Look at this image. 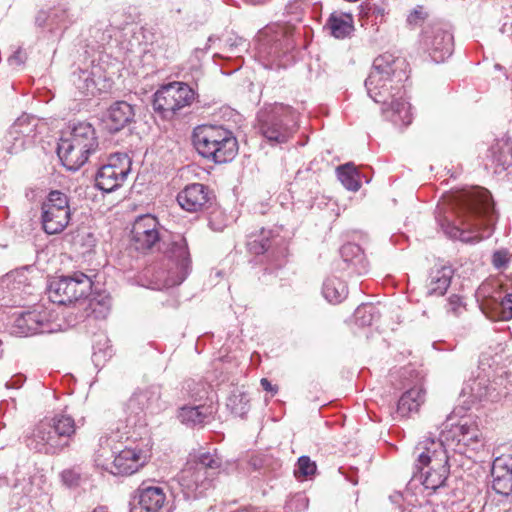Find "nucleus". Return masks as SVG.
<instances>
[{
	"label": "nucleus",
	"mask_w": 512,
	"mask_h": 512,
	"mask_svg": "<svg viewBox=\"0 0 512 512\" xmlns=\"http://www.w3.org/2000/svg\"><path fill=\"white\" fill-rule=\"evenodd\" d=\"M162 242L167 263L154 265L146 270L153 277V288L162 289L180 285L191 272V257L188 242L182 234H170L168 238L161 233L158 219L145 214L137 217L131 229V244L137 251L146 252Z\"/></svg>",
	"instance_id": "obj_1"
},
{
	"label": "nucleus",
	"mask_w": 512,
	"mask_h": 512,
	"mask_svg": "<svg viewBox=\"0 0 512 512\" xmlns=\"http://www.w3.org/2000/svg\"><path fill=\"white\" fill-rule=\"evenodd\" d=\"M408 63L391 53L377 56L365 80L367 93L382 105L383 116L395 126L406 127L412 122L411 105L404 98V82L408 79Z\"/></svg>",
	"instance_id": "obj_2"
},
{
	"label": "nucleus",
	"mask_w": 512,
	"mask_h": 512,
	"mask_svg": "<svg viewBox=\"0 0 512 512\" xmlns=\"http://www.w3.org/2000/svg\"><path fill=\"white\" fill-rule=\"evenodd\" d=\"M488 209L487 199L464 192L454 196L453 203L447 207L437 206L436 221L447 237L476 243L481 240L476 218Z\"/></svg>",
	"instance_id": "obj_3"
},
{
	"label": "nucleus",
	"mask_w": 512,
	"mask_h": 512,
	"mask_svg": "<svg viewBox=\"0 0 512 512\" xmlns=\"http://www.w3.org/2000/svg\"><path fill=\"white\" fill-rule=\"evenodd\" d=\"M75 433L74 418L62 412L40 420L26 432L24 442L35 452L57 455L69 447Z\"/></svg>",
	"instance_id": "obj_4"
},
{
	"label": "nucleus",
	"mask_w": 512,
	"mask_h": 512,
	"mask_svg": "<svg viewBox=\"0 0 512 512\" xmlns=\"http://www.w3.org/2000/svg\"><path fill=\"white\" fill-rule=\"evenodd\" d=\"M257 57L265 68H286L296 59V44L293 27L274 23L266 26L257 35Z\"/></svg>",
	"instance_id": "obj_5"
},
{
	"label": "nucleus",
	"mask_w": 512,
	"mask_h": 512,
	"mask_svg": "<svg viewBox=\"0 0 512 512\" xmlns=\"http://www.w3.org/2000/svg\"><path fill=\"white\" fill-rule=\"evenodd\" d=\"M192 142L203 158L216 164L232 161L238 153L234 133L222 125H199L194 128Z\"/></svg>",
	"instance_id": "obj_6"
},
{
	"label": "nucleus",
	"mask_w": 512,
	"mask_h": 512,
	"mask_svg": "<svg viewBox=\"0 0 512 512\" xmlns=\"http://www.w3.org/2000/svg\"><path fill=\"white\" fill-rule=\"evenodd\" d=\"M10 505L12 509L24 512H47L49 497L46 492V477L36 467L15 471Z\"/></svg>",
	"instance_id": "obj_7"
},
{
	"label": "nucleus",
	"mask_w": 512,
	"mask_h": 512,
	"mask_svg": "<svg viewBox=\"0 0 512 512\" xmlns=\"http://www.w3.org/2000/svg\"><path fill=\"white\" fill-rule=\"evenodd\" d=\"M298 118L291 106L274 103L258 112L256 129L269 144H283L297 131Z\"/></svg>",
	"instance_id": "obj_8"
},
{
	"label": "nucleus",
	"mask_w": 512,
	"mask_h": 512,
	"mask_svg": "<svg viewBox=\"0 0 512 512\" xmlns=\"http://www.w3.org/2000/svg\"><path fill=\"white\" fill-rule=\"evenodd\" d=\"M444 432V443L454 453L474 457L486 445V438L480 428L478 417L462 418L457 424Z\"/></svg>",
	"instance_id": "obj_9"
},
{
	"label": "nucleus",
	"mask_w": 512,
	"mask_h": 512,
	"mask_svg": "<svg viewBox=\"0 0 512 512\" xmlns=\"http://www.w3.org/2000/svg\"><path fill=\"white\" fill-rule=\"evenodd\" d=\"M92 288L90 276L83 272H74L71 276H62L50 282L47 293L51 302L67 305L79 302Z\"/></svg>",
	"instance_id": "obj_10"
},
{
	"label": "nucleus",
	"mask_w": 512,
	"mask_h": 512,
	"mask_svg": "<svg viewBox=\"0 0 512 512\" xmlns=\"http://www.w3.org/2000/svg\"><path fill=\"white\" fill-rule=\"evenodd\" d=\"M195 100L194 90L184 82H171L156 91L153 108L162 117L169 118Z\"/></svg>",
	"instance_id": "obj_11"
},
{
	"label": "nucleus",
	"mask_w": 512,
	"mask_h": 512,
	"mask_svg": "<svg viewBox=\"0 0 512 512\" xmlns=\"http://www.w3.org/2000/svg\"><path fill=\"white\" fill-rule=\"evenodd\" d=\"M250 253L264 255L266 260L275 267H281L288 256V242L285 237L272 229H261L253 233L247 241Z\"/></svg>",
	"instance_id": "obj_12"
},
{
	"label": "nucleus",
	"mask_w": 512,
	"mask_h": 512,
	"mask_svg": "<svg viewBox=\"0 0 512 512\" xmlns=\"http://www.w3.org/2000/svg\"><path fill=\"white\" fill-rule=\"evenodd\" d=\"M71 219L67 195L58 190L51 191L41 206V224L50 235L62 232Z\"/></svg>",
	"instance_id": "obj_13"
},
{
	"label": "nucleus",
	"mask_w": 512,
	"mask_h": 512,
	"mask_svg": "<svg viewBox=\"0 0 512 512\" xmlns=\"http://www.w3.org/2000/svg\"><path fill=\"white\" fill-rule=\"evenodd\" d=\"M165 408V404L161 401L160 388L151 386L147 389L135 392L126 404L128 413L126 419V427L144 426L145 411L150 413H158Z\"/></svg>",
	"instance_id": "obj_14"
},
{
	"label": "nucleus",
	"mask_w": 512,
	"mask_h": 512,
	"mask_svg": "<svg viewBox=\"0 0 512 512\" xmlns=\"http://www.w3.org/2000/svg\"><path fill=\"white\" fill-rule=\"evenodd\" d=\"M131 159L127 154L117 153L111 155L108 163L101 166L95 177V186L110 193L123 185L131 171Z\"/></svg>",
	"instance_id": "obj_15"
},
{
	"label": "nucleus",
	"mask_w": 512,
	"mask_h": 512,
	"mask_svg": "<svg viewBox=\"0 0 512 512\" xmlns=\"http://www.w3.org/2000/svg\"><path fill=\"white\" fill-rule=\"evenodd\" d=\"M421 43L435 63L444 62L454 50V37L442 23H434L423 30Z\"/></svg>",
	"instance_id": "obj_16"
},
{
	"label": "nucleus",
	"mask_w": 512,
	"mask_h": 512,
	"mask_svg": "<svg viewBox=\"0 0 512 512\" xmlns=\"http://www.w3.org/2000/svg\"><path fill=\"white\" fill-rule=\"evenodd\" d=\"M150 456V449L147 445L125 446L117 451L112 462L111 474L120 476L132 475L145 466Z\"/></svg>",
	"instance_id": "obj_17"
},
{
	"label": "nucleus",
	"mask_w": 512,
	"mask_h": 512,
	"mask_svg": "<svg viewBox=\"0 0 512 512\" xmlns=\"http://www.w3.org/2000/svg\"><path fill=\"white\" fill-rule=\"evenodd\" d=\"M72 82L85 96H94L109 87L104 68L100 64H96L95 60H92L89 66L74 71Z\"/></svg>",
	"instance_id": "obj_18"
},
{
	"label": "nucleus",
	"mask_w": 512,
	"mask_h": 512,
	"mask_svg": "<svg viewBox=\"0 0 512 512\" xmlns=\"http://www.w3.org/2000/svg\"><path fill=\"white\" fill-rule=\"evenodd\" d=\"M15 332L22 336L53 333L59 325L52 321V314L47 309L23 312L16 318Z\"/></svg>",
	"instance_id": "obj_19"
},
{
	"label": "nucleus",
	"mask_w": 512,
	"mask_h": 512,
	"mask_svg": "<svg viewBox=\"0 0 512 512\" xmlns=\"http://www.w3.org/2000/svg\"><path fill=\"white\" fill-rule=\"evenodd\" d=\"M205 473L189 463L180 471L178 482L186 499L201 498L214 487L215 480Z\"/></svg>",
	"instance_id": "obj_20"
},
{
	"label": "nucleus",
	"mask_w": 512,
	"mask_h": 512,
	"mask_svg": "<svg viewBox=\"0 0 512 512\" xmlns=\"http://www.w3.org/2000/svg\"><path fill=\"white\" fill-rule=\"evenodd\" d=\"M130 512H169L164 489L142 483L136 490Z\"/></svg>",
	"instance_id": "obj_21"
},
{
	"label": "nucleus",
	"mask_w": 512,
	"mask_h": 512,
	"mask_svg": "<svg viewBox=\"0 0 512 512\" xmlns=\"http://www.w3.org/2000/svg\"><path fill=\"white\" fill-rule=\"evenodd\" d=\"M444 432L438 439L427 437L420 441L415 447L416 454L415 468L425 469V465L436 462L448 463L451 449L444 443Z\"/></svg>",
	"instance_id": "obj_22"
},
{
	"label": "nucleus",
	"mask_w": 512,
	"mask_h": 512,
	"mask_svg": "<svg viewBox=\"0 0 512 512\" xmlns=\"http://www.w3.org/2000/svg\"><path fill=\"white\" fill-rule=\"evenodd\" d=\"M212 199V191L202 183L188 184L176 196L179 206L189 213L204 211L209 207Z\"/></svg>",
	"instance_id": "obj_23"
},
{
	"label": "nucleus",
	"mask_w": 512,
	"mask_h": 512,
	"mask_svg": "<svg viewBox=\"0 0 512 512\" xmlns=\"http://www.w3.org/2000/svg\"><path fill=\"white\" fill-rule=\"evenodd\" d=\"M411 480L409 481L410 488H417L421 485L423 490L436 491L442 487L449 475V464L436 462L435 464L425 465V469L415 468Z\"/></svg>",
	"instance_id": "obj_24"
},
{
	"label": "nucleus",
	"mask_w": 512,
	"mask_h": 512,
	"mask_svg": "<svg viewBox=\"0 0 512 512\" xmlns=\"http://www.w3.org/2000/svg\"><path fill=\"white\" fill-rule=\"evenodd\" d=\"M77 17L65 5H58L49 11L41 10L35 17V25L47 29L51 34L60 35L76 21Z\"/></svg>",
	"instance_id": "obj_25"
},
{
	"label": "nucleus",
	"mask_w": 512,
	"mask_h": 512,
	"mask_svg": "<svg viewBox=\"0 0 512 512\" xmlns=\"http://www.w3.org/2000/svg\"><path fill=\"white\" fill-rule=\"evenodd\" d=\"M485 168L495 174L511 173L512 170V140L509 137L496 139L487 150Z\"/></svg>",
	"instance_id": "obj_26"
},
{
	"label": "nucleus",
	"mask_w": 512,
	"mask_h": 512,
	"mask_svg": "<svg viewBox=\"0 0 512 512\" xmlns=\"http://www.w3.org/2000/svg\"><path fill=\"white\" fill-rule=\"evenodd\" d=\"M492 488L497 494L512 495V454L496 457L492 463Z\"/></svg>",
	"instance_id": "obj_27"
},
{
	"label": "nucleus",
	"mask_w": 512,
	"mask_h": 512,
	"mask_svg": "<svg viewBox=\"0 0 512 512\" xmlns=\"http://www.w3.org/2000/svg\"><path fill=\"white\" fill-rule=\"evenodd\" d=\"M94 153L87 150L85 145H76L73 141L66 140V138H60L58 142L57 154L63 166L71 171L80 169L88 161L90 155Z\"/></svg>",
	"instance_id": "obj_28"
},
{
	"label": "nucleus",
	"mask_w": 512,
	"mask_h": 512,
	"mask_svg": "<svg viewBox=\"0 0 512 512\" xmlns=\"http://www.w3.org/2000/svg\"><path fill=\"white\" fill-rule=\"evenodd\" d=\"M342 262L339 269L350 274L362 275L368 271V262L362 248L356 243H346L340 249Z\"/></svg>",
	"instance_id": "obj_29"
},
{
	"label": "nucleus",
	"mask_w": 512,
	"mask_h": 512,
	"mask_svg": "<svg viewBox=\"0 0 512 512\" xmlns=\"http://www.w3.org/2000/svg\"><path fill=\"white\" fill-rule=\"evenodd\" d=\"M135 117L134 107L126 101H116L107 110L105 117L106 128L111 133H116L130 123Z\"/></svg>",
	"instance_id": "obj_30"
},
{
	"label": "nucleus",
	"mask_w": 512,
	"mask_h": 512,
	"mask_svg": "<svg viewBox=\"0 0 512 512\" xmlns=\"http://www.w3.org/2000/svg\"><path fill=\"white\" fill-rule=\"evenodd\" d=\"M61 138L73 141V143L79 146L85 145L87 150L93 152H96L99 146L96 131L88 122H77L71 124L68 130L62 133Z\"/></svg>",
	"instance_id": "obj_31"
},
{
	"label": "nucleus",
	"mask_w": 512,
	"mask_h": 512,
	"mask_svg": "<svg viewBox=\"0 0 512 512\" xmlns=\"http://www.w3.org/2000/svg\"><path fill=\"white\" fill-rule=\"evenodd\" d=\"M464 395L469 396L472 401H496L498 393L491 385L490 380L484 375L478 374L476 378L469 379L462 389Z\"/></svg>",
	"instance_id": "obj_32"
},
{
	"label": "nucleus",
	"mask_w": 512,
	"mask_h": 512,
	"mask_svg": "<svg viewBox=\"0 0 512 512\" xmlns=\"http://www.w3.org/2000/svg\"><path fill=\"white\" fill-rule=\"evenodd\" d=\"M187 463L197 466V469L205 471V474L216 480L222 467V458L216 449L213 451H200L197 454L190 455Z\"/></svg>",
	"instance_id": "obj_33"
},
{
	"label": "nucleus",
	"mask_w": 512,
	"mask_h": 512,
	"mask_svg": "<svg viewBox=\"0 0 512 512\" xmlns=\"http://www.w3.org/2000/svg\"><path fill=\"white\" fill-rule=\"evenodd\" d=\"M425 400V390L421 386H414L405 391L397 403L396 413L401 418H406L417 413Z\"/></svg>",
	"instance_id": "obj_34"
},
{
	"label": "nucleus",
	"mask_w": 512,
	"mask_h": 512,
	"mask_svg": "<svg viewBox=\"0 0 512 512\" xmlns=\"http://www.w3.org/2000/svg\"><path fill=\"white\" fill-rule=\"evenodd\" d=\"M453 274L454 270L451 266L432 268L427 282V294L443 296L451 284Z\"/></svg>",
	"instance_id": "obj_35"
},
{
	"label": "nucleus",
	"mask_w": 512,
	"mask_h": 512,
	"mask_svg": "<svg viewBox=\"0 0 512 512\" xmlns=\"http://www.w3.org/2000/svg\"><path fill=\"white\" fill-rule=\"evenodd\" d=\"M213 414L211 406L183 405L178 409L177 417L186 426L194 427L205 423L206 419Z\"/></svg>",
	"instance_id": "obj_36"
},
{
	"label": "nucleus",
	"mask_w": 512,
	"mask_h": 512,
	"mask_svg": "<svg viewBox=\"0 0 512 512\" xmlns=\"http://www.w3.org/2000/svg\"><path fill=\"white\" fill-rule=\"evenodd\" d=\"M389 499L400 509V512H444L443 508H434L429 502L414 504L413 495L409 491L404 494L395 492L390 495Z\"/></svg>",
	"instance_id": "obj_37"
},
{
	"label": "nucleus",
	"mask_w": 512,
	"mask_h": 512,
	"mask_svg": "<svg viewBox=\"0 0 512 512\" xmlns=\"http://www.w3.org/2000/svg\"><path fill=\"white\" fill-rule=\"evenodd\" d=\"M337 39L348 37L354 30L353 17L348 13L333 12L325 25Z\"/></svg>",
	"instance_id": "obj_38"
},
{
	"label": "nucleus",
	"mask_w": 512,
	"mask_h": 512,
	"mask_svg": "<svg viewBox=\"0 0 512 512\" xmlns=\"http://www.w3.org/2000/svg\"><path fill=\"white\" fill-rule=\"evenodd\" d=\"M92 348V361L96 367H102L113 355L110 340L103 332L93 336Z\"/></svg>",
	"instance_id": "obj_39"
},
{
	"label": "nucleus",
	"mask_w": 512,
	"mask_h": 512,
	"mask_svg": "<svg viewBox=\"0 0 512 512\" xmlns=\"http://www.w3.org/2000/svg\"><path fill=\"white\" fill-rule=\"evenodd\" d=\"M322 294L333 304L342 302L348 295L347 284L336 276L328 277L322 287Z\"/></svg>",
	"instance_id": "obj_40"
},
{
	"label": "nucleus",
	"mask_w": 512,
	"mask_h": 512,
	"mask_svg": "<svg viewBox=\"0 0 512 512\" xmlns=\"http://www.w3.org/2000/svg\"><path fill=\"white\" fill-rule=\"evenodd\" d=\"M360 7L361 16L372 24L383 23L389 13L388 4L384 0H366Z\"/></svg>",
	"instance_id": "obj_41"
},
{
	"label": "nucleus",
	"mask_w": 512,
	"mask_h": 512,
	"mask_svg": "<svg viewBox=\"0 0 512 512\" xmlns=\"http://www.w3.org/2000/svg\"><path fill=\"white\" fill-rule=\"evenodd\" d=\"M37 119L33 116L23 114L16 119L10 129H12V135H20L30 144L34 143L36 136Z\"/></svg>",
	"instance_id": "obj_42"
},
{
	"label": "nucleus",
	"mask_w": 512,
	"mask_h": 512,
	"mask_svg": "<svg viewBox=\"0 0 512 512\" xmlns=\"http://www.w3.org/2000/svg\"><path fill=\"white\" fill-rule=\"evenodd\" d=\"M112 38V32L105 22H98L89 29V38L87 47L92 50H99L109 43Z\"/></svg>",
	"instance_id": "obj_43"
},
{
	"label": "nucleus",
	"mask_w": 512,
	"mask_h": 512,
	"mask_svg": "<svg viewBox=\"0 0 512 512\" xmlns=\"http://www.w3.org/2000/svg\"><path fill=\"white\" fill-rule=\"evenodd\" d=\"M209 386L203 381L188 379L183 382L181 388V398L191 400L194 403L203 400L208 393Z\"/></svg>",
	"instance_id": "obj_44"
},
{
	"label": "nucleus",
	"mask_w": 512,
	"mask_h": 512,
	"mask_svg": "<svg viewBox=\"0 0 512 512\" xmlns=\"http://www.w3.org/2000/svg\"><path fill=\"white\" fill-rule=\"evenodd\" d=\"M337 176L343 186L350 191H358L360 188L359 175L355 167L350 164H344L337 168Z\"/></svg>",
	"instance_id": "obj_45"
},
{
	"label": "nucleus",
	"mask_w": 512,
	"mask_h": 512,
	"mask_svg": "<svg viewBox=\"0 0 512 512\" xmlns=\"http://www.w3.org/2000/svg\"><path fill=\"white\" fill-rule=\"evenodd\" d=\"M133 427H126L125 431H121L120 425H118L115 429H112L110 432L105 433L99 438L101 445L109 446L115 450H120L123 440H129L132 435H130V429Z\"/></svg>",
	"instance_id": "obj_46"
},
{
	"label": "nucleus",
	"mask_w": 512,
	"mask_h": 512,
	"mask_svg": "<svg viewBox=\"0 0 512 512\" xmlns=\"http://www.w3.org/2000/svg\"><path fill=\"white\" fill-rule=\"evenodd\" d=\"M111 297L108 294H100L89 300L91 315L96 319H105L111 310Z\"/></svg>",
	"instance_id": "obj_47"
},
{
	"label": "nucleus",
	"mask_w": 512,
	"mask_h": 512,
	"mask_svg": "<svg viewBox=\"0 0 512 512\" xmlns=\"http://www.w3.org/2000/svg\"><path fill=\"white\" fill-rule=\"evenodd\" d=\"M227 406L233 414L242 417L249 410V397L245 392L233 391L228 398Z\"/></svg>",
	"instance_id": "obj_48"
},
{
	"label": "nucleus",
	"mask_w": 512,
	"mask_h": 512,
	"mask_svg": "<svg viewBox=\"0 0 512 512\" xmlns=\"http://www.w3.org/2000/svg\"><path fill=\"white\" fill-rule=\"evenodd\" d=\"M116 454L117 450L106 445H101L99 442V449L94 454L95 465L111 473L112 462Z\"/></svg>",
	"instance_id": "obj_49"
},
{
	"label": "nucleus",
	"mask_w": 512,
	"mask_h": 512,
	"mask_svg": "<svg viewBox=\"0 0 512 512\" xmlns=\"http://www.w3.org/2000/svg\"><path fill=\"white\" fill-rule=\"evenodd\" d=\"M376 317V309L372 305L362 304L354 312L355 322L359 326H370Z\"/></svg>",
	"instance_id": "obj_50"
},
{
	"label": "nucleus",
	"mask_w": 512,
	"mask_h": 512,
	"mask_svg": "<svg viewBox=\"0 0 512 512\" xmlns=\"http://www.w3.org/2000/svg\"><path fill=\"white\" fill-rule=\"evenodd\" d=\"M31 145L32 144H30L20 135H12V129H9L5 137V148L8 153L17 154L25 150L26 148L30 147Z\"/></svg>",
	"instance_id": "obj_51"
},
{
	"label": "nucleus",
	"mask_w": 512,
	"mask_h": 512,
	"mask_svg": "<svg viewBox=\"0 0 512 512\" xmlns=\"http://www.w3.org/2000/svg\"><path fill=\"white\" fill-rule=\"evenodd\" d=\"M316 469L317 467L315 462L312 461L310 457L303 455L298 458V461L294 469V473L297 477H308L315 474Z\"/></svg>",
	"instance_id": "obj_52"
},
{
	"label": "nucleus",
	"mask_w": 512,
	"mask_h": 512,
	"mask_svg": "<svg viewBox=\"0 0 512 512\" xmlns=\"http://www.w3.org/2000/svg\"><path fill=\"white\" fill-rule=\"evenodd\" d=\"M500 314L499 317L502 320H510L512 319V293H508L501 300L500 304Z\"/></svg>",
	"instance_id": "obj_53"
},
{
	"label": "nucleus",
	"mask_w": 512,
	"mask_h": 512,
	"mask_svg": "<svg viewBox=\"0 0 512 512\" xmlns=\"http://www.w3.org/2000/svg\"><path fill=\"white\" fill-rule=\"evenodd\" d=\"M509 263V252L506 249L497 250L492 255V264L496 269L507 267Z\"/></svg>",
	"instance_id": "obj_54"
},
{
	"label": "nucleus",
	"mask_w": 512,
	"mask_h": 512,
	"mask_svg": "<svg viewBox=\"0 0 512 512\" xmlns=\"http://www.w3.org/2000/svg\"><path fill=\"white\" fill-rule=\"evenodd\" d=\"M62 482L68 487L77 486L80 480V473L74 469H66L61 472Z\"/></svg>",
	"instance_id": "obj_55"
},
{
	"label": "nucleus",
	"mask_w": 512,
	"mask_h": 512,
	"mask_svg": "<svg viewBox=\"0 0 512 512\" xmlns=\"http://www.w3.org/2000/svg\"><path fill=\"white\" fill-rule=\"evenodd\" d=\"M425 19V13L422 7H417L407 16V23L410 26H417Z\"/></svg>",
	"instance_id": "obj_56"
},
{
	"label": "nucleus",
	"mask_w": 512,
	"mask_h": 512,
	"mask_svg": "<svg viewBox=\"0 0 512 512\" xmlns=\"http://www.w3.org/2000/svg\"><path fill=\"white\" fill-rule=\"evenodd\" d=\"M25 61H26V54L21 48H18L8 58L9 65L13 66V67H19V66L23 65L25 63Z\"/></svg>",
	"instance_id": "obj_57"
},
{
	"label": "nucleus",
	"mask_w": 512,
	"mask_h": 512,
	"mask_svg": "<svg viewBox=\"0 0 512 512\" xmlns=\"http://www.w3.org/2000/svg\"><path fill=\"white\" fill-rule=\"evenodd\" d=\"M463 304L462 298L458 295H451L449 297V306L451 307V310L456 313L457 309L461 307Z\"/></svg>",
	"instance_id": "obj_58"
},
{
	"label": "nucleus",
	"mask_w": 512,
	"mask_h": 512,
	"mask_svg": "<svg viewBox=\"0 0 512 512\" xmlns=\"http://www.w3.org/2000/svg\"><path fill=\"white\" fill-rule=\"evenodd\" d=\"M24 380L22 376H17L15 379H11L10 381L6 382L5 386L6 388H20L23 384Z\"/></svg>",
	"instance_id": "obj_59"
},
{
	"label": "nucleus",
	"mask_w": 512,
	"mask_h": 512,
	"mask_svg": "<svg viewBox=\"0 0 512 512\" xmlns=\"http://www.w3.org/2000/svg\"><path fill=\"white\" fill-rule=\"evenodd\" d=\"M260 384L265 391L271 392L273 394L277 392V388L273 386L271 382L266 378H262Z\"/></svg>",
	"instance_id": "obj_60"
},
{
	"label": "nucleus",
	"mask_w": 512,
	"mask_h": 512,
	"mask_svg": "<svg viewBox=\"0 0 512 512\" xmlns=\"http://www.w3.org/2000/svg\"><path fill=\"white\" fill-rule=\"evenodd\" d=\"M216 214H213L209 219V227L214 231H222L224 228V225L219 224V222H216Z\"/></svg>",
	"instance_id": "obj_61"
},
{
	"label": "nucleus",
	"mask_w": 512,
	"mask_h": 512,
	"mask_svg": "<svg viewBox=\"0 0 512 512\" xmlns=\"http://www.w3.org/2000/svg\"><path fill=\"white\" fill-rule=\"evenodd\" d=\"M489 354L487 352H483L480 356V365L481 366H488L489 368H492L493 364L495 363V361H493L492 363L489 362Z\"/></svg>",
	"instance_id": "obj_62"
},
{
	"label": "nucleus",
	"mask_w": 512,
	"mask_h": 512,
	"mask_svg": "<svg viewBox=\"0 0 512 512\" xmlns=\"http://www.w3.org/2000/svg\"><path fill=\"white\" fill-rule=\"evenodd\" d=\"M292 501L300 503L304 508H306L307 504H308L307 498L305 496H303V495H296V496H294Z\"/></svg>",
	"instance_id": "obj_63"
},
{
	"label": "nucleus",
	"mask_w": 512,
	"mask_h": 512,
	"mask_svg": "<svg viewBox=\"0 0 512 512\" xmlns=\"http://www.w3.org/2000/svg\"><path fill=\"white\" fill-rule=\"evenodd\" d=\"M268 1L269 0H243L244 3L253 5V6L263 5V4L267 3Z\"/></svg>",
	"instance_id": "obj_64"
}]
</instances>
